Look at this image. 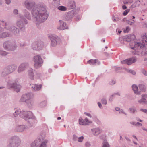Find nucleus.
Listing matches in <instances>:
<instances>
[{"label": "nucleus", "mask_w": 147, "mask_h": 147, "mask_svg": "<svg viewBox=\"0 0 147 147\" xmlns=\"http://www.w3.org/2000/svg\"><path fill=\"white\" fill-rule=\"evenodd\" d=\"M46 12L45 7L35 6L32 11V14L37 21L41 23L43 22L48 17V15Z\"/></svg>", "instance_id": "obj_1"}, {"label": "nucleus", "mask_w": 147, "mask_h": 147, "mask_svg": "<svg viewBox=\"0 0 147 147\" xmlns=\"http://www.w3.org/2000/svg\"><path fill=\"white\" fill-rule=\"evenodd\" d=\"M142 40L140 42H134V47H131V49H133L131 51V52L134 54H139V51H136V49L141 48L143 47H147V35L145 33V35L142 36Z\"/></svg>", "instance_id": "obj_2"}, {"label": "nucleus", "mask_w": 147, "mask_h": 147, "mask_svg": "<svg viewBox=\"0 0 147 147\" xmlns=\"http://www.w3.org/2000/svg\"><path fill=\"white\" fill-rule=\"evenodd\" d=\"M20 114V116L22 117H24V119L27 120L30 118L32 116V114L31 112L29 111H24L22 112L20 111V109L17 110L15 111V117L17 116V115Z\"/></svg>", "instance_id": "obj_3"}, {"label": "nucleus", "mask_w": 147, "mask_h": 147, "mask_svg": "<svg viewBox=\"0 0 147 147\" xmlns=\"http://www.w3.org/2000/svg\"><path fill=\"white\" fill-rule=\"evenodd\" d=\"M48 141L46 140H44L43 139H38L35 140L34 142L31 144L32 147L36 146V147H46V144L48 142Z\"/></svg>", "instance_id": "obj_4"}, {"label": "nucleus", "mask_w": 147, "mask_h": 147, "mask_svg": "<svg viewBox=\"0 0 147 147\" xmlns=\"http://www.w3.org/2000/svg\"><path fill=\"white\" fill-rule=\"evenodd\" d=\"M34 61L35 63L34 65V67L36 68H38L41 66L42 63V59L40 57L39 55L35 56L34 57Z\"/></svg>", "instance_id": "obj_5"}, {"label": "nucleus", "mask_w": 147, "mask_h": 147, "mask_svg": "<svg viewBox=\"0 0 147 147\" xmlns=\"http://www.w3.org/2000/svg\"><path fill=\"white\" fill-rule=\"evenodd\" d=\"M135 36L134 34H130L123 36L122 37L120 38L119 40L123 39V41L129 42L132 40H134Z\"/></svg>", "instance_id": "obj_6"}, {"label": "nucleus", "mask_w": 147, "mask_h": 147, "mask_svg": "<svg viewBox=\"0 0 147 147\" xmlns=\"http://www.w3.org/2000/svg\"><path fill=\"white\" fill-rule=\"evenodd\" d=\"M137 58L136 57L130 58L127 59L123 60L121 61L122 64H127L128 65H130L132 63H134L136 61Z\"/></svg>", "instance_id": "obj_7"}, {"label": "nucleus", "mask_w": 147, "mask_h": 147, "mask_svg": "<svg viewBox=\"0 0 147 147\" xmlns=\"http://www.w3.org/2000/svg\"><path fill=\"white\" fill-rule=\"evenodd\" d=\"M31 94H24L22 96L20 101L21 102H25L29 100L31 98Z\"/></svg>", "instance_id": "obj_8"}, {"label": "nucleus", "mask_w": 147, "mask_h": 147, "mask_svg": "<svg viewBox=\"0 0 147 147\" xmlns=\"http://www.w3.org/2000/svg\"><path fill=\"white\" fill-rule=\"evenodd\" d=\"M30 85L32 90L35 91L40 90L42 87V85H37L35 84H31Z\"/></svg>", "instance_id": "obj_9"}, {"label": "nucleus", "mask_w": 147, "mask_h": 147, "mask_svg": "<svg viewBox=\"0 0 147 147\" xmlns=\"http://www.w3.org/2000/svg\"><path fill=\"white\" fill-rule=\"evenodd\" d=\"M49 37L51 42V45L53 46H55L57 45V38L54 36L52 35Z\"/></svg>", "instance_id": "obj_10"}, {"label": "nucleus", "mask_w": 147, "mask_h": 147, "mask_svg": "<svg viewBox=\"0 0 147 147\" xmlns=\"http://www.w3.org/2000/svg\"><path fill=\"white\" fill-rule=\"evenodd\" d=\"M16 67L15 65H12L8 67V68L6 69L7 74H9L13 72L16 68Z\"/></svg>", "instance_id": "obj_11"}, {"label": "nucleus", "mask_w": 147, "mask_h": 147, "mask_svg": "<svg viewBox=\"0 0 147 147\" xmlns=\"http://www.w3.org/2000/svg\"><path fill=\"white\" fill-rule=\"evenodd\" d=\"M102 132V129L99 128L92 129V134L95 136L98 135Z\"/></svg>", "instance_id": "obj_12"}, {"label": "nucleus", "mask_w": 147, "mask_h": 147, "mask_svg": "<svg viewBox=\"0 0 147 147\" xmlns=\"http://www.w3.org/2000/svg\"><path fill=\"white\" fill-rule=\"evenodd\" d=\"M132 87L133 90L135 94L138 95H140L141 94L140 92L138 91V88L136 85L134 84L132 85Z\"/></svg>", "instance_id": "obj_13"}, {"label": "nucleus", "mask_w": 147, "mask_h": 147, "mask_svg": "<svg viewBox=\"0 0 147 147\" xmlns=\"http://www.w3.org/2000/svg\"><path fill=\"white\" fill-rule=\"evenodd\" d=\"M60 23L62 24V26H61L58 28V29L59 30H64L65 29H67V26L66 24L63 22L62 21H60Z\"/></svg>", "instance_id": "obj_14"}, {"label": "nucleus", "mask_w": 147, "mask_h": 147, "mask_svg": "<svg viewBox=\"0 0 147 147\" xmlns=\"http://www.w3.org/2000/svg\"><path fill=\"white\" fill-rule=\"evenodd\" d=\"M101 64V62L98 59H92V65L94 66H99Z\"/></svg>", "instance_id": "obj_15"}, {"label": "nucleus", "mask_w": 147, "mask_h": 147, "mask_svg": "<svg viewBox=\"0 0 147 147\" xmlns=\"http://www.w3.org/2000/svg\"><path fill=\"white\" fill-rule=\"evenodd\" d=\"M25 5L27 8L29 9L34 5V3H30L29 1H26L25 2Z\"/></svg>", "instance_id": "obj_16"}, {"label": "nucleus", "mask_w": 147, "mask_h": 147, "mask_svg": "<svg viewBox=\"0 0 147 147\" xmlns=\"http://www.w3.org/2000/svg\"><path fill=\"white\" fill-rule=\"evenodd\" d=\"M12 87L14 88L15 90L17 92H19L21 86L20 85L14 84Z\"/></svg>", "instance_id": "obj_17"}, {"label": "nucleus", "mask_w": 147, "mask_h": 147, "mask_svg": "<svg viewBox=\"0 0 147 147\" xmlns=\"http://www.w3.org/2000/svg\"><path fill=\"white\" fill-rule=\"evenodd\" d=\"M146 48V47H143L141 48H140V49H136V51H139L140 53L139 54H140V53H141V55H147V50L146 51H144V52H143V51H142V52H141V51H140V50H141V49H142V48H143V49H145V48ZM137 55H138L137 54ZM140 54H139L138 55H139Z\"/></svg>", "instance_id": "obj_18"}, {"label": "nucleus", "mask_w": 147, "mask_h": 147, "mask_svg": "<svg viewBox=\"0 0 147 147\" xmlns=\"http://www.w3.org/2000/svg\"><path fill=\"white\" fill-rule=\"evenodd\" d=\"M139 88L140 90V92H144L146 91L145 86L144 85L142 84H140L139 85Z\"/></svg>", "instance_id": "obj_19"}, {"label": "nucleus", "mask_w": 147, "mask_h": 147, "mask_svg": "<svg viewBox=\"0 0 147 147\" xmlns=\"http://www.w3.org/2000/svg\"><path fill=\"white\" fill-rule=\"evenodd\" d=\"M102 147H110V145L107 140L104 139L103 141Z\"/></svg>", "instance_id": "obj_20"}, {"label": "nucleus", "mask_w": 147, "mask_h": 147, "mask_svg": "<svg viewBox=\"0 0 147 147\" xmlns=\"http://www.w3.org/2000/svg\"><path fill=\"white\" fill-rule=\"evenodd\" d=\"M25 64H22L18 68V71L20 72L23 71L25 69Z\"/></svg>", "instance_id": "obj_21"}, {"label": "nucleus", "mask_w": 147, "mask_h": 147, "mask_svg": "<svg viewBox=\"0 0 147 147\" xmlns=\"http://www.w3.org/2000/svg\"><path fill=\"white\" fill-rule=\"evenodd\" d=\"M79 122L80 125H87V123H85V121L81 117H80L79 120Z\"/></svg>", "instance_id": "obj_22"}, {"label": "nucleus", "mask_w": 147, "mask_h": 147, "mask_svg": "<svg viewBox=\"0 0 147 147\" xmlns=\"http://www.w3.org/2000/svg\"><path fill=\"white\" fill-rule=\"evenodd\" d=\"M141 98L145 102V104H147V101L146 100V98H147V94H144L141 95Z\"/></svg>", "instance_id": "obj_23"}, {"label": "nucleus", "mask_w": 147, "mask_h": 147, "mask_svg": "<svg viewBox=\"0 0 147 147\" xmlns=\"http://www.w3.org/2000/svg\"><path fill=\"white\" fill-rule=\"evenodd\" d=\"M124 69L128 72L129 73L133 75L136 74V72L133 70L132 69H128L126 68H124Z\"/></svg>", "instance_id": "obj_24"}, {"label": "nucleus", "mask_w": 147, "mask_h": 147, "mask_svg": "<svg viewBox=\"0 0 147 147\" xmlns=\"http://www.w3.org/2000/svg\"><path fill=\"white\" fill-rule=\"evenodd\" d=\"M3 46L6 49H8V50H11V51L13 50V49H10L9 48L10 47V46L8 44L7 42H5L3 44Z\"/></svg>", "instance_id": "obj_25"}, {"label": "nucleus", "mask_w": 147, "mask_h": 147, "mask_svg": "<svg viewBox=\"0 0 147 147\" xmlns=\"http://www.w3.org/2000/svg\"><path fill=\"white\" fill-rule=\"evenodd\" d=\"M58 9L62 11H65L67 10L66 7L64 6H59L58 7Z\"/></svg>", "instance_id": "obj_26"}, {"label": "nucleus", "mask_w": 147, "mask_h": 147, "mask_svg": "<svg viewBox=\"0 0 147 147\" xmlns=\"http://www.w3.org/2000/svg\"><path fill=\"white\" fill-rule=\"evenodd\" d=\"M75 3L74 1H72L69 3V6L71 9H72L75 6Z\"/></svg>", "instance_id": "obj_27"}, {"label": "nucleus", "mask_w": 147, "mask_h": 147, "mask_svg": "<svg viewBox=\"0 0 147 147\" xmlns=\"http://www.w3.org/2000/svg\"><path fill=\"white\" fill-rule=\"evenodd\" d=\"M9 35V34H8L6 32L5 33H2V35H0V37L1 38H5L6 37L8 36Z\"/></svg>", "instance_id": "obj_28"}, {"label": "nucleus", "mask_w": 147, "mask_h": 147, "mask_svg": "<svg viewBox=\"0 0 147 147\" xmlns=\"http://www.w3.org/2000/svg\"><path fill=\"white\" fill-rule=\"evenodd\" d=\"M25 129L24 126H21L19 127L18 129V131L19 132H22L24 131Z\"/></svg>", "instance_id": "obj_29"}, {"label": "nucleus", "mask_w": 147, "mask_h": 147, "mask_svg": "<svg viewBox=\"0 0 147 147\" xmlns=\"http://www.w3.org/2000/svg\"><path fill=\"white\" fill-rule=\"evenodd\" d=\"M102 103L103 105H106L107 103V101L106 99L105 98H102L101 100Z\"/></svg>", "instance_id": "obj_30"}, {"label": "nucleus", "mask_w": 147, "mask_h": 147, "mask_svg": "<svg viewBox=\"0 0 147 147\" xmlns=\"http://www.w3.org/2000/svg\"><path fill=\"white\" fill-rule=\"evenodd\" d=\"M127 22L130 25H131L134 23V20H127Z\"/></svg>", "instance_id": "obj_31"}, {"label": "nucleus", "mask_w": 147, "mask_h": 147, "mask_svg": "<svg viewBox=\"0 0 147 147\" xmlns=\"http://www.w3.org/2000/svg\"><path fill=\"white\" fill-rule=\"evenodd\" d=\"M129 110L132 113H134L136 111V110L133 107L130 108L129 109Z\"/></svg>", "instance_id": "obj_32"}, {"label": "nucleus", "mask_w": 147, "mask_h": 147, "mask_svg": "<svg viewBox=\"0 0 147 147\" xmlns=\"http://www.w3.org/2000/svg\"><path fill=\"white\" fill-rule=\"evenodd\" d=\"M114 97H115V94H113L112 95H111L110 96L109 98V101L111 102H112L114 98Z\"/></svg>", "instance_id": "obj_33"}, {"label": "nucleus", "mask_w": 147, "mask_h": 147, "mask_svg": "<svg viewBox=\"0 0 147 147\" xmlns=\"http://www.w3.org/2000/svg\"><path fill=\"white\" fill-rule=\"evenodd\" d=\"M141 72L145 76H147V71L144 69H142L141 71Z\"/></svg>", "instance_id": "obj_34"}, {"label": "nucleus", "mask_w": 147, "mask_h": 147, "mask_svg": "<svg viewBox=\"0 0 147 147\" xmlns=\"http://www.w3.org/2000/svg\"><path fill=\"white\" fill-rule=\"evenodd\" d=\"M13 28L12 32L14 34H16L17 33V32H18V29L16 28L13 27Z\"/></svg>", "instance_id": "obj_35"}, {"label": "nucleus", "mask_w": 147, "mask_h": 147, "mask_svg": "<svg viewBox=\"0 0 147 147\" xmlns=\"http://www.w3.org/2000/svg\"><path fill=\"white\" fill-rule=\"evenodd\" d=\"M130 9H127L125 10L123 13V15L124 16L126 15L128 13Z\"/></svg>", "instance_id": "obj_36"}, {"label": "nucleus", "mask_w": 147, "mask_h": 147, "mask_svg": "<svg viewBox=\"0 0 147 147\" xmlns=\"http://www.w3.org/2000/svg\"><path fill=\"white\" fill-rule=\"evenodd\" d=\"M84 139V137L83 136H81L79 137L78 138V141L79 142H82Z\"/></svg>", "instance_id": "obj_37"}, {"label": "nucleus", "mask_w": 147, "mask_h": 147, "mask_svg": "<svg viewBox=\"0 0 147 147\" xmlns=\"http://www.w3.org/2000/svg\"><path fill=\"white\" fill-rule=\"evenodd\" d=\"M122 68L120 67H116L115 68V71L117 72H119V71L122 69Z\"/></svg>", "instance_id": "obj_38"}, {"label": "nucleus", "mask_w": 147, "mask_h": 147, "mask_svg": "<svg viewBox=\"0 0 147 147\" xmlns=\"http://www.w3.org/2000/svg\"><path fill=\"white\" fill-rule=\"evenodd\" d=\"M85 145L86 147H90V146L91 144L89 142H86Z\"/></svg>", "instance_id": "obj_39"}, {"label": "nucleus", "mask_w": 147, "mask_h": 147, "mask_svg": "<svg viewBox=\"0 0 147 147\" xmlns=\"http://www.w3.org/2000/svg\"><path fill=\"white\" fill-rule=\"evenodd\" d=\"M0 54L2 55H5L7 53L5 51L1 50L0 51Z\"/></svg>", "instance_id": "obj_40"}, {"label": "nucleus", "mask_w": 147, "mask_h": 147, "mask_svg": "<svg viewBox=\"0 0 147 147\" xmlns=\"http://www.w3.org/2000/svg\"><path fill=\"white\" fill-rule=\"evenodd\" d=\"M85 123H87V125L89 124V123H91L90 122L87 118H85Z\"/></svg>", "instance_id": "obj_41"}, {"label": "nucleus", "mask_w": 147, "mask_h": 147, "mask_svg": "<svg viewBox=\"0 0 147 147\" xmlns=\"http://www.w3.org/2000/svg\"><path fill=\"white\" fill-rule=\"evenodd\" d=\"M47 102L46 101H44L41 103V106H44L46 105Z\"/></svg>", "instance_id": "obj_42"}, {"label": "nucleus", "mask_w": 147, "mask_h": 147, "mask_svg": "<svg viewBox=\"0 0 147 147\" xmlns=\"http://www.w3.org/2000/svg\"><path fill=\"white\" fill-rule=\"evenodd\" d=\"M115 83V81L112 80L109 82V84L111 85H113Z\"/></svg>", "instance_id": "obj_43"}, {"label": "nucleus", "mask_w": 147, "mask_h": 147, "mask_svg": "<svg viewBox=\"0 0 147 147\" xmlns=\"http://www.w3.org/2000/svg\"><path fill=\"white\" fill-rule=\"evenodd\" d=\"M98 105L99 107L101 109H102L103 108V107H102L101 103H100V102H98Z\"/></svg>", "instance_id": "obj_44"}, {"label": "nucleus", "mask_w": 147, "mask_h": 147, "mask_svg": "<svg viewBox=\"0 0 147 147\" xmlns=\"http://www.w3.org/2000/svg\"><path fill=\"white\" fill-rule=\"evenodd\" d=\"M140 111H142L143 112L147 113V109H140Z\"/></svg>", "instance_id": "obj_45"}, {"label": "nucleus", "mask_w": 147, "mask_h": 147, "mask_svg": "<svg viewBox=\"0 0 147 147\" xmlns=\"http://www.w3.org/2000/svg\"><path fill=\"white\" fill-rule=\"evenodd\" d=\"M142 125L141 123L137 122L136 123V126H142Z\"/></svg>", "instance_id": "obj_46"}, {"label": "nucleus", "mask_w": 147, "mask_h": 147, "mask_svg": "<svg viewBox=\"0 0 147 147\" xmlns=\"http://www.w3.org/2000/svg\"><path fill=\"white\" fill-rule=\"evenodd\" d=\"M119 113H121L124 114L126 115H127V114L124 112L123 110L122 109H120V110L119 111Z\"/></svg>", "instance_id": "obj_47"}, {"label": "nucleus", "mask_w": 147, "mask_h": 147, "mask_svg": "<svg viewBox=\"0 0 147 147\" xmlns=\"http://www.w3.org/2000/svg\"><path fill=\"white\" fill-rule=\"evenodd\" d=\"M12 146L13 147H17L18 146V144L16 145L15 143H13L12 144H11Z\"/></svg>", "instance_id": "obj_48"}, {"label": "nucleus", "mask_w": 147, "mask_h": 147, "mask_svg": "<svg viewBox=\"0 0 147 147\" xmlns=\"http://www.w3.org/2000/svg\"><path fill=\"white\" fill-rule=\"evenodd\" d=\"M105 135H101L100 136L99 138L100 139L104 140V139L105 138Z\"/></svg>", "instance_id": "obj_49"}, {"label": "nucleus", "mask_w": 147, "mask_h": 147, "mask_svg": "<svg viewBox=\"0 0 147 147\" xmlns=\"http://www.w3.org/2000/svg\"><path fill=\"white\" fill-rule=\"evenodd\" d=\"M138 102L139 103H141L143 102L144 104H145V102H144V101L141 98L140 100H139L138 101Z\"/></svg>", "instance_id": "obj_50"}, {"label": "nucleus", "mask_w": 147, "mask_h": 147, "mask_svg": "<svg viewBox=\"0 0 147 147\" xmlns=\"http://www.w3.org/2000/svg\"><path fill=\"white\" fill-rule=\"evenodd\" d=\"M78 139L77 137L75 135H74L73 136V139L74 140H76Z\"/></svg>", "instance_id": "obj_51"}, {"label": "nucleus", "mask_w": 147, "mask_h": 147, "mask_svg": "<svg viewBox=\"0 0 147 147\" xmlns=\"http://www.w3.org/2000/svg\"><path fill=\"white\" fill-rule=\"evenodd\" d=\"M129 28L128 27H126V29L125 30H124V32H127L129 30Z\"/></svg>", "instance_id": "obj_52"}, {"label": "nucleus", "mask_w": 147, "mask_h": 147, "mask_svg": "<svg viewBox=\"0 0 147 147\" xmlns=\"http://www.w3.org/2000/svg\"><path fill=\"white\" fill-rule=\"evenodd\" d=\"M122 8L123 9L125 10L127 9V7L125 5H124L122 6Z\"/></svg>", "instance_id": "obj_53"}, {"label": "nucleus", "mask_w": 147, "mask_h": 147, "mask_svg": "<svg viewBox=\"0 0 147 147\" xmlns=\"http://www.w3.org/2000/svg\"><path fill=\"white\" fill-rule=\"evenodd\" d=\"M94 121L95 122H96L97 123H99V122L98 119L96 118H95L94 120Z\"/></svg>", "instance_id": "obj_54"}, {"label": "nucleus", "mask_w": 147, "mask_h": 147, "mask_svg": "<svg viewBox=\"0 0 147 147\" xmlns=\"http://www.w3.org/2000/svg\"><path fill=\"white\" fill-rule=\"evenodd\" d=\"M13 12L15 14H17L18 13V11L17 9L14 10Z\"/></svg>", "instance_id": "obj_55"}, {"label": "nucleus", "mask_w": 147, "mask_h": 147, "mask_svg": "<svg viewBox=\"0 0 147 147\" xmlns=\"http://www.w3.org/2000/svg\"><path fill=\"white\" fill-rule=\"evenodd\" d=\"M84 114L86 115L87 116H89L90 117H91V115L89 114V113H84Z\"/></svg>", "instance_id": "obj_56"}, {"label": "nucleus", "mask_w": 147, "mask_h": 147, "mask_svg": "<svg viewBox=\"0 0 147 147\" xmlns=\"http://www.w3.org/2000/svg\"><path fill=\"white\" fill-rule=\"evenodd\" d=\"M5 2L6 3L9 4L10 3V0H5Z\"/></svg>", "instance_id": "obj_57"}, {"label": "nucleus", "mask_w": 147, "mask_h": 147, "mask_svg": "<svg viewBox=\"0 0 147 147\" xmlns=\"http://www.w3.org/2000/svg\"><path fill=\"white\" fill-rule=\"evenodd\" d=\"M33 47L34 48V49L35 50H39L40 49V47H39L38 46V47L37 48H36V47H33Z\"/></svg>", "instance_id": "obj_58"}, {"label": "nucleus", "mask_w": 147, "mask_h": 147, "mask_svg": "<svg viewBox=\"0 0 147 147\" xmlns=\"http://www.w3.org/2000/svg\"><path fill=\"white\" fill-rule=\"evenodd\" d=\"M130 124L136 126V123L134 122H130Z\"/></svg>", "instance_id": "obj_59"}, {"label": "nucleus", "mask_w": 147, "mask_h": 147, "mask_svg": "<svg viewBox=\"0 0 147 147\" xmlns=\"http://www.w3.org/2000/svg\"><path fill=\"white\" fill-rule=\"evenodd\" d=\"M115 110L116 111H120V108L119 107H116V108H115Z\"/></svg>", "instance_id": "obj_60"}, {"label": "nucleus", "mask_w": 147, "mask_h": 147, "mask_svg": "<svg viewBox=\"0 0 147 147\" xmlns=\"http://www.w3.org/2000/svg\"><path fill=\"white\" fill-rule=\"evenodd\" d=\"M87 62H88V63L91 64V63H92V61L91 60H90L88 61Z\"/></svg>", "instance_id": "obj_61"}, {"label": "nucleus", "mask_w": 147, "mask_h": 147, "mask_svg": "<svg viewBox=\"0 0 147 147\" xmlns=\"http://www.w3.org/2000/svg\"><path fill=\"white\" fill-rule=\"evenodd\" d=\"M114 94H115V95H117L119 96H120V93H119V92H117V93H114Z\"/></svg>", "instance_id": "obj_62"}, {"label": "nucleus", "mask_w": 147, "mask_h": 147, "mask_svg": "<svg viewBox=\"0 0 147 147\" xmlns=\"http://www.w3.org/2000/svg\"><path fill=\"white\" fill-rule=\"evenodd\" d=\"M125 138L126 139L129 141H130V140L129 139V138H128L127 137L125 136Z\"/></svg>", "instance_id": "obj_63"}, {"label": "nucleus", "mask_w": 147, "mask_h": 147, "mask_svg": "<svg viewBox=\"0 0 147 147\" xmlns=\"http://www.w3.org/2000/svg\"><path fill=\"white\" fill-rule=\"evenodd\" d=\"M137 121H139L140 122H142V120L140 119H139L138 118H137Z\"/></svg>", "instance_id": "obj_64"}]
</instances>
